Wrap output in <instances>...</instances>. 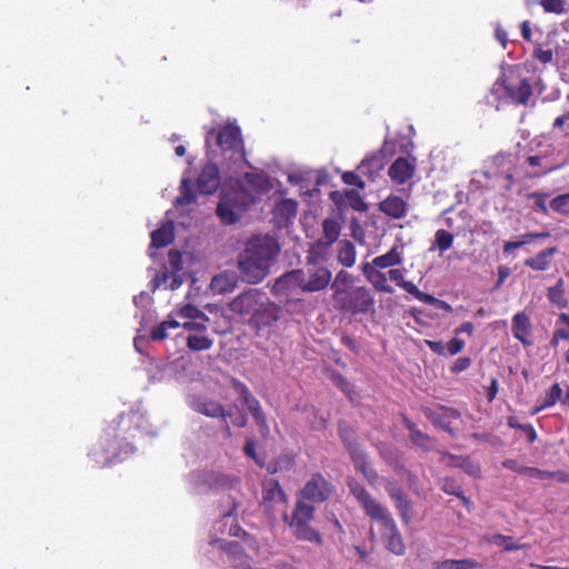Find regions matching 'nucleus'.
Segmentation results:
<instances>
[{
  "instance_id": "f257e3e1",
  "label": "nucleus",
  "mask_w": 569,
  "mask_h": 569,
  "mask_svg": "<svg viewBox=\"0 0 569 569\" xmlns=\"http://www.w3.org/2000/svg\"><path fill=\"white\" fill-rule=\"evenodd\" d=\"M280 252L278 241L268 234L251 237L238 254L237 268L243 282L258 284L270 273V268Z\"/></svg>"
},
{
  "instance_id": "f03ea898",
  "label": "nucleus",
  "mask_w": 569,
  "mask_h": 569,
  "mask_svg": "<svg viewBox=\"0 0 569 569\" xmlns=\"http://www.w3.org/2000/svg\"><path fill=\"white\" fill-rule=\"evenodd\" d=\"M349 490L370 520L378 522L385 547L397 556L406 552V545L399 528L387 507L378 502L360 483H349Z\"/></svg>"
},
{
  "instance_id": "7ed1b4c3",
  "label": "nucleus",
  "mask_w": 569,
  "mask_h": 569,
  "mask_svg": "<svg viewBox=\"0 0 569 569\" xmlns=\"http://www.w3.org/2000/svg\"><path fill=\"white\" fill-rule=\"evenodd\" d=\"M228 308L232 313L248 318L249 325L258 330L271 327L280 318V307L264 291L254 288L234 297Z\"/></svg>"
},
{
  "instance_id": "20e7f679",
  "label": "nucleus",
  "mask_w": 569,
  "mask_h": 569,
  "mask_svg": "<svg viewBox=\"0 0 569 569\" xmlns=\"http://www.w3.org/2000/svg\"><path fill=\"white\" fill-rule=\"evenodd\" d=\"M136 415H128L126 418L121 417L118 422L111 423L100 437L99 441L91 448L88 457L92 460L93 466L107 467L110 466L122 451L129 447L126 423H131Z\"/></svg>"
},
{
  "instance_id": "39448f33",
  "label": "nucleus",
  "mask_w": 569,
  "mask_h": 569,
  "mask_svg": "<svg viewBox=\"0 0 569 569\" xmlns=\"http://www.w3.org/2000/svg\"><path fill=\"white\" fill-rule=\"evenodd\" d=\"M315 511L313 506L298 500L291 516H289L287 511L282 512V520L289 527L296 539L321 545V533L310 525L315 518Z\"/></svg>"
},
{
  "instance_id": "423d86ee",
  "label": "nucleus",
  "mask_w": 569,
  "mask_h": 569,
  "mask_svg": "<svg viewBox=\"0 0 569 569\" xmlns=\"http://www.w3.org/2000/svg\"><path fill=\"white\" fill-rule=\"evenodd\" d=\"M340 296L333 299L335 307L345 315L358 316L375 311V298L365 286H357L347 292H338Z\"/></svg>"
},
{
  "instance_id": "0eeeda50",
  "label": "nucleus",
  "mask_w": 569,
  "mask_h": 569,
  "mask_svg": "<svg viewBox=\"0 0 569 569\" xmlns=\"http://www.w3.org/2000/svg\"><path fill=\"white\" fill-rule=\"evenodd\" d=\"M214 138L217 146L221 152L230 160L244 159V146L241 130L238 126L228 123L219 130L211 129L206 136V143L209 144L210 139Z\"/></svg>"
},
{
  "instance_id": "6e6552de",
  "label": "nucleus",
  "mask_w": 569,
  "mask_h": 569,
  "mask_svg": "<svg viewBox=\"0 0 569 569\" xmlns=\"http://www.w3.org/2000/svg\"><path fill=\"white\" fill-rule=\"evenodd\" d=\"M333 492L335 486L321 472H313L299 490V500L322 503L329 500Z\"/></svg>"
},
{
  "instance_id": "1a4fd4ad",
  "label": "nucleus",
  "mask_w": 569,
  "mask_h": 569,
  "mask_svg": "<svg viewBox=\"0 0 569 569\" xmlns=\"http://www.w3.org/2000/svg\"><path fill=\"white\" fill-rule=\"evenodd\" d=\"M288 497L280 483L276 479H269L262 485V501L261 507L263 511L270 517L276 518L277 512L287 511Z\"/></svg>"
},
{
  "instance_id": "9d476101",
  "label": "nucleus",
  "mask_w": 569,
  "mask_h": 569,
  "mask_svg": "<svg viewBox=\"0 0 569 569\" xmlns=\"http://www.w3.org/2000/svg\"><path fill=\"white\" fill-rule=\"evenodd\" d=\"M332 273L325 266H307L302 269L301 291L318 292L325 290L331 282Z\"/></svg>"
},
{
  "instance_id": "9b49d317",
  "label": "nucleus",
  "mask_w": 569,
  "mask_h": 569,
  "mask_svg": "<svg viewBox=\"0 0 569 569\" xmlns=\"http://www.w3.org/2000/svg\"><path fill=\"white\" fill-rule=\"evenodd\" d=\"M301 281L302 269H293L274 280L271 292L273 296L288 301L297 289L301 290Z\"/></svg>"
},
{
  "instance_id": "f8f14e48",
  "label": "nucleus",
  "mask_w": 569,
  "mask_h": 569,
  "mask_svg": "<svg viewBox=\"0 0 569 569\" xmlns=\"http://www.w3.org/2000/svg\"><path fill=\"white\" fill-rule=\"evenodd\" d=\"M422 412L436 427L449 432L450 435H455V431L451 428V421L458 420L461 417L457 409L438 406L436 409L422 408Z\"/></svg>"
},
{
  "instance_id": "ddd939ff",
  "label": "nucleus",
  "mask_w": 569,
  "mask_h": 569,
  "mask_svg": "<svg viewBox=\"0 0 569 569\" xmlns=\"http://www.w3.org/2000/svg\"><path fill=\"white\" fill-rule=\"evenodd\" d=\"M220 186V171L216 163H206L198 178L197 187L200 193L212 194Z\"/></svg>"
},
{
  "instance_id": "4468645a",
  "label": "nucleus",
  "mask_w": 569,
  "mask_h": 569,
  "mask_svg": "<svg viewBox=\"0 0 569 569\" xmlns=\"http://www.w3.org/2000/svg\"><path fill=\"white\" fill-rule=\"evenodd\" d=\"M360 269L366 280L371 283L372 288L377 292H395L393 288L388 283L387 274L380 271L379 268L370 264L369 262H362Z\"/></svg>"
},
{
  "instance_id": "2eb2a0df",
  "label": "nucleus",
  "mask_w": 569,
  "mask_h": 569,
  "mask_svg": "<svg viewBox=\"0 0 569 569\" xmlns=\"http://www.w3.org/2000/svg\"><path fill=\"white\" fill-rule=\"evenodd\" d=\"M511 331L515 339L519 340L523 346L532 345V325L525 311H519L512 317Z\"/></svg>"
},
{
  "instance_id": "dca6fc26",
  "label": "nucleus",
  "mask_w": 569,
  "mask_h": 569,
  "mask_svg": "<svg viewBox=\"0 0 569 569\" xmlns=\"http://www.w3.org/2000/svg\"><path fill=\"white\" fill-rule=\"evenodd\" d=\"M416 162L415 159L409 160L405 157L397 158L388 169V176L397 184H403L415 173Z\"/></svg>"
},
{
  "instance_id": "f3484780",
  "label": "nucleus",
  "mask_w": 569,
  "mask_h": 569,
  "mask_svg": "<svg viewBox=\"0 0 569 569\" xmlns=\"http://www.w3.org/2000/svg\"><path fill=\"white\" fill-rule=\"evenodd\" d=\"M503 91L506 97L513 103L528 104L532 96V88L528 79H520L517 84L512 82L503 83Z\"/></svg>"
},
{
  "instance_id": "a211bd4d",
  "label": "nucleus",
  "mask_w": 569,
  "mask_h": 569,
  "mask_svg": "<svg viewBox=\"0 0 569 569\" xmlns=\"http://www.w3.org/2000/svg\"><path fill=\"white\" fill-rule=\"evenodd\" d=\"M213 543L217 545L219 550L227 555L228 560L234 568H243L247 565L249 556L239 542L218 539L214 540Z\"/></svg>"
},
{
  "instance_id": "6ab92c4d",
  "label": "nucleus",
  "mask_w": 569,
  "mask_h": 569,
  "mask_svg": "<svg viewBox=\"0 0 569 569\" xmlns=\"http://www.w3.org/2000/svg\"><path fill=\"white\" fill-rule=\"evenodd\" d=\"M378 208L382 213L392 219H402L408 212L407 201L402 197L396 194H389L387 198L381 200Z\"/></svg>"
},
{
  "instance_id": "aec40b11",
  "label": "nucleus",
  "mask_w": 569,
  "mask_h": 569,
  "mask_svg": "<svg viewBox=\"0 0 569 569\" xmlns=\"http://www.w3.org/2000/svg\"><path fill=\"white\" fill-rule=\"evenodd\" d=\"M239 277L234 271H222L212 278L210 287L213 292L219 295L231 292L237 288Z\"/></svg>"
},
{
  "instance_id": "412c9836",
  "label": "nucleus",
  "mask_w": 569,
  "mask_h": 569,
  "mask_svg": "<svg viewBox=\"0 0 569 569\" xmlns=\"http://www.w3.org/2000/svg\"><path fill=\"white\" fill-rule=\"evenodd\" d=\"M383 168V156L380 152L367 156L358 166V171L367 176L371 181L380 173Z\"/></svg>"
},
{
  "instance_id": "4be33fe9",
  "label": "nucleus",
  "mask_w": 569,
  "mask_h": 569,
  "mask_svg": "<svg viewBox=\"0 0 569 569\" xmlns=\"http://www.w3.org/2000/svg\"><path fill=\"white\" fill-rule=\"evenodd\" d=\"M558 252L557 247H549L539 251L535 257L525 260V266L535 271H546L550 268L551 257Z\"/></svg>"
},
{
  "instance_id": "5701e85b",
  "label": "nucleus",
  "mask_w": 569,
  "mask_h": 569,
  "mask_svg": "<svg viewBox=\"0 0 569 569\" xmlns=\"http://www.w3.org/2000/svg\"><path fill=\"white\" fill-rule=\"evenodd\" d=\"M357 471L361 472L365 479L371 485L378 481V473L371 466L366 451L358 452L350 457Z\"/></svg>"
},
{
  "instance_id": "b1692460",
  "label": "nucleus",
  "mask_w": 569,
  "mask_h": 569,
  "mask_svg": "<svg viewBox=\"0 0 569 569\" xmlns=\"http://www.w3.org/2000/svg\"><path fill=\"white\" fill-rule=\"evenodd\" d=\"M193 409L197 412L204 415L207 417L222 419L227 418V412L223 406L218 401L199 399L193 402Z\"/></svg>"
},
{
  "instance_id": "393cba45",
  "label": "nucleus",
  "mask_w": 569,
  "mask_h": 569,
  "mask_svg": "<svg viewBox=\"0 0 569 569\" xmlns=\"http://www.w3.org/2000/svg\"><path fill=\"white\" fill-rule=\"evenodd\" d=\"M402 262V251L397 246H393L387 253L377 256L369 263L379 269H393L392 267L400 266Z\"/></svg>"
},
{
  "instance_id": "a878e982",
  "label": "nucleus",
  "mask_w": 569,
  "mask_h": 569,
  "mask_svg": "<svg viewBox=\"0 0 569 569\" xmlns=\"http://www.w3.org/2000/svg\"><path fill=\"white\" fill-rule=\"evenodd\" d=\"M547 298L551 306L563 310L568 308L569 300L566 297L565 281L559 278L557 282L547 289Z\"/></svg>"
},
{
  "instance_id": "bb28decb",
  "label": "nucleus",
  "mask_w": 569,
  "mask_h": 569,
  "mask_svg": "<svg viewBox=\"0 0 569 569\" xmlns=\"http://www.w3.org/2000/svg\"><path fill=\"white\" fill-rule=\"evenodd\" d=\"M174 240L173 223L168 221L151 232V246L160 249L169 246Z\"/></svg>"
},
{
  "instance_id": "cd10ccee",
  "label": "nucleus",
  "mask_w": 569,
  "mask_h": 569,
  "mask_svg": "<svg viewBox=\"0 0 569 569\" xmlns=\"http://www.w3.org/2000/svg\"><path fill=\"white\" fill-rule=\"evenodd\" d=\"M338 435L350 457L363 451L352 428L339 426Z\"/></svg>"
},
{
  "instance_id": "c85d7f7f",
  "label": "nucleus",
  "mask_w": 569,
  "mask_h": 569,
  "mask_svg": "<svg viewBox=\"0 0 569 569\" xmlns=\"http://www.w3.org/2000/svg\"><path fill=\"white\" fill-rule=\"evenodd\" d=\"M243 181L258 193H264L272 189L269 177L263 172H246Z\"/></svg>"
},
{
  "instance_id": "c756f323",
  "label": "nucleus",
  "mask_w": 569,
  "mask_h": 569,
  "mask_svg": "<svg viewBox=\"0 0 569 569\" xmlns=\"http://www.w3.org/2000/svg\"><path fill=\"white\" fill-rule=\"evenodd\" d=\"M561 340H569V313H559L552 332L550 346L557 348Z\"/></svg>"
},
{
  "instance_id": "7c9ffc66",
  "label": "nucleus",
  "mask_w": 569,
  "mask_h": 569,
  "mask_svg": "<svg viewBox=\"0 0 569 569\" xmlns=\"http://www.w3.org/2000/svg\"><path fill=\"white\" fill-rule=\"evenodd\" d=\"M356 278L346 270H340L337 272L335 279L331 283L332 290V299H336L340 295L338 292H347L350 289H353L356 286H352Z\"/></svg>"
},
{
  "instance_id": "2f4dec72",
  "label": "nucleus",
  "mask_w": 569,
  "mask_h": 569,
  "mask_svg": "<svg viewBox=\"0 0 569 569\" xmlns=\"http://www.w3.org/2000/svg\"><path fill=\"white\" fill-rule=\"evenodd\" d=\"M403 423L407 430L409 431V439L411 440V442L417 447H420L425 450H429L432 443L431 438L423 431L419 430L417 426L409 419L406 418Z\"/></svg>"
},
{
  "instance_id": "473e14b6",
  "label": "nucleus",
  "mask_w": 569,
  "mask_h": 569,
  "mask_svg": "<svg viewBox=\"0 0 569 569\" xmlns=\"http://www.w3.org/2000/svg\"><path fill=\"white\" fill-rule=\"evenodd\" d=\"M357 251L350 240H343L339 243L337 259L340 264L351 268L356 262Z\"/></svg>"
},
{
  "instance_id": "72a5a7b5",
  "label": "nucleus",
  "mask_w": 569,
  "mask_h": 569,
  "mask_svg": "<svg viewBox=\"0 0 569 569\" xmlns=\"http://www.w3.org/2000/svg\"><path fill=\"white\" fill-rule=\"evenodd\" d=\"M216 212L224 224H233L239 220V216L234 212L233 204L230 202L228 196L221 198Z\"/></svg>"
},
{
  "instance_id": "f704fd0d",
  "label": "nucleus",
  "mask_w": 569,
  "mask_h": 569,
  "mask_svg": "<svg viewBox=\"0 0 569 569\" xmlns=\"http://www.w3.org/2000/svg\"><path fill=\"white\" fill-rule=\"evenodd\" d=\"M231 383L239 395L240 400L249 411H252L260 406L259 400L250 392L249 388L242 381L233 379Z\"/></svg>"
},
{
  "instance_id": "c9c22d12",
  "label": "nucleus",
  "mask_w": 569,
  "mask_h": 569,
  "mask_svg": "<svg viewBox=\"0 0 569 569\" xmlns=\"http://www.w3.org/2000/svg\"><path fill=\"white\" fill-rule=\"evenodd\" d=\"M329 248L330 247H327V244L323 243L322 239L315 241L307 252V266H318L319 262L325 261L327 259Z\"/></svg>"
},
{
  "instance_id": "e433bc0d",
  "label": "nucleus",
  "mask_w": 569,
  "mask_h": 569,
  "mask_svg": "<svg viewBox=\"0 0 569 569\" xmlns=\"http://www.w3.org/2000/svg\"><path fill=\"white\" fill-rule=\"evenodd\" d=\"M341 228L335 219L327 218L322 221L323 243L331 247L340 236Z\"/></svg>"
},
{
  "instance_id": "4c0bfd02",
  "label": "nucleus",
  "mask_w": 569,
  "mask_h": 569,
  "mask_svg": "<svg viewBox=\"0 0 569 569\" xmlns=\"http://www.w3.org/2000/svg\"><path fill=\"white\" fill-rule=\"evenodd\" d=\"M478 567V561L470 558L460 560L447 559L433 563V569H473Z\"/></svg>"
},
{
  "instance_id": "58836bf2",
  "label": "nucleus",
  "mask_w": 569,
  "mask_h": 569,
  "mask_svg": "<svg viewBox=\"0 0 569 569\" xmlns=\"http://www.w3.org/2000/svg\"><path fill=\"white\" fill-rule=\"evenodd\" d=\"M562 399V389L558 382H555L545 392L543 400L541 405L535 410V412H539L546 408L553 407L558 401H561Z\"/></svg>"
},
{
  "instance_id": "ea45409f",
  "label": "nucleus",
  "mask_w": 569,
  "mask_h": 569,
  "mask_svg": "<svg viewBox=\"0 0 569 569\" xmlns=\"http://www.w3.org/2000/svg\"><path fill=\"white\" fill-rule=\"evenodd\" d=\"M213 345V340L207 333L189 335L187 347L192 351H206Z\"/></svg>"
},
{
  "instance_id": "a19ab883",
  "label": "nucleus",
  "mask_w": 569,
  "mask_h": 569,
  "mask_svg": "<svg viewBox=\"0 0 569 569\" xmlns=\"http://www.w3.org/2000/svg\"><path fill=\"white\" fill-rule=\"evenodd\" d=\"M197 201V194L192 189L189 179H182L180 186V196L176 199V206H188Z\"/></svg>"
},
{
  "instance_id": "79ce46f5",
  "label": "nucleus",
  "mask_w": 569,
  "mask_h": 569,
  "mask_svg": "<svg viewBox=\"0 0 569 569\" xmlns=\"http://www.w3.org/2000/svg\"><path fill=\"white\" fill-rule=\"evenodd\" d=\"M209 485L216 489H230L239 483L238 478L223 473L211 475L208 479Z\"/></svg>"
},
{
  "instance_id": "37998d69",
  "label": "nucleus",
  "mask_w": 569,
  "mask_h": 569,
  "mask_svg": "<svg viewBox=\"0 0 569 569\" xmlns=\"http://www.w3.org/2000/svg\"><path fill=\"white\" fill-rule=\"evenodd\" d=\"M395 508L397 509L402 522L405 525H409L412 520V502L408 498V496H403L397 500L393 501Z\"/></svg>"
},
{
  "instance_id": "c03bdc74",
  "label": "nucleus",
  "mask_w": 569,
  "mask_h": 569,
  "mask_svg": "<svg viewBox=\"0 0 569 569\" xmlns=\"http://www.w3.org/2000/svg\"><path fill=\"white\" fill-rule=\"evenodd\" d=\"M441 489L448 493L453 495L462 500L466 506L470 505V500L463 495V490L453 478L446 477L441 480Z\"/></svg>"
},
{
  "instance_id": "a18cd8bd",
  "label": "nucleus",
  "mask_w": 569,
  "mask_h": 569,
  "mask_svg": "<svg viewBox=\"0 0 569 569\" xmlns=\"http://www.w3.org/2000/svg\"><path fill=\"white\" fill-rule=\"evenodd\" d=\"M178 317L187 320L201 319L202 321H209V317L201 311L198 307L187 303L178 309Z\"/></svg>"
},
{
  "instance_id": "49530a36",
  "label": "nucleus",
  "mask_w": 569,
  "mask_h": 569,
  "mask_svg": "<svg viewBox=\"0 0 569 569\" xmlns=\"http://www.w3.org/2000/svg\"><path fill=\"white\" fill-rule=\"evenodd\" d=\"M455 237L451 232L439 229L435 233L433 247L438 248L441 252L449 250L453 244Z\"/></svg>"
},
{
  "instance_id": "de8ad7c7",
  "label": "nucleus",
  "mask_w": 569,
  "mask_h": 569,
  "mask_svg": "<svg viewBox=\"0 0 569 569\" xmlns=\"http://www.w3.org/2000/svg\"><path fill=\"white\" fill-rule=\"evenodd\" d=\"M507 423L512 429H518L523 432L528 442L532 443L537 439V432L532 425L530 423H520L516 417H509Z\"/></svg>"
},
{
  "instance_id": "09e8293b",
  "label": "nucleus",
  "mask_w": 569,
  "mask_h": 569,
  "mask_svg": "<svg viewBox=\"0 0 569 569\" xmlns=\"http://www.w3.org/2000/svg\"><path fill=\"white\" fill-rule=\"evenodd\" d=\"M405 272H406V269H399V268L389 269L388 278L391 281H393L398 287H400L401 289H403L406 292L409 293V291L412 289L415 283L412 281H408L405 279Z\"/></svg>"
},
{
  "instance_id": "8fccbe9b",
  "label": "nucleus",
  "mask_w": 569,
  "mask_h": 569,
  "mask_svg": "<svg viewBox=\"0 0 569 569\" xmlns=\"http://www.w3.org/2000/svg\"><path fill=\"white\" fill-rule=\"evenodd\" d=\"M552 211L561 214H569V193H563L555 197L550 203Z\"/></svg>"
},
{
  "instance_id": "3c124183",
  "label": "nucleus",
  "mask_w": 569,
  "mask_h": 569,
  "mask_svg": "<svg viewBox=\"0 0 569 569\" xmlns=\"http://www.w3.org/2000/svg\"><path fill=\"white\" fill-rule=\"evenodd\" d=\"M330 379L337 388H339L345 395L351 398V395L353 393V386L347 380L346 377L337 371H333L330 375Z\"/></svg>"
},
{
  "instance_id": "603ef678",
  "label": "nucleus",
  "mask_w": 569,
  "mask_h": 569,
  "mask_svg": "<svg viewBox=\"0 0 569 569\" xmlns=\"http://www.w3.org/2000/svg\"><path fill=\"white\" fill-rule=\"evenodd\" d=\"M380 457L390 466H396L399 459L398 450L385 443L378 446Z\"/></svg>"
},
{
  "instance_id": "864d4df0",
  "label": "nucleus",
  "mask_w": 569,
  "mask_h": 569,
  "mask_svg": "<svg viewBox=\"0 0 569 569\" xmlns=\"http://www.w3.org/2000/svg\"><path fill=\"white\" fill-rule=\"evenodd\" d=\"M492 542L497 546H501L503 551L520 550L523 546L512 541V538L503 535H495Z\"/></svg>"
},
{
  "instance_id": "5fc2aeb1",
  "label": "nucleus",
  "mask_w": 569,
  "mask_h": 569,
  "mask_svg": "<svg viewBox=\"0 0 569 569\" xmlns=\"http://www.w3.org/2000/svg\"><path fill=\"white\" fill-rule=\"evenodd\" d=\"M209 321H202L201 319L188 320L182 323V328L190 335L207 333V323Z\"/></svg>"
},
{
  "instance_id": "6e6d98bb",
  "label": "nucleus",
  "mask_w": 569,
  "mask_h": 569,
  "mask_svg": "<svg viewBox=\"0 0 569 569\" xmlns=\"http://www.w3.org/2000/svg\"><path fill=\"white\" fill-rule=\"evenodd\" d=\"M459 467L469 476L473 478H480L481 476V467L479 463L470 460L469 458H462Z\"/></svg>"
},
{
  "instance_id": "4d7b16f0",
  "label": "nucleus",
  "mask_w": 569,
  "mask_h": 569,
  "mask_svg": "<svg viewBox=\"0 0 569 569\" xmlns=\"http://www.w3.org/2000/svg\"><path fill=\"white\" fill-rule=\"evenodd\" d=\"M532 57L539 62L547 64L552 61L553 52L550 48H543L542 46L538 44L533 49Z\"/></svg>"
},
{
  "instance_id": "13d9d810",
  "label": "nucleus",
  "mask_w": 569,
  "mask_h": 569,
  "mask_svg": "<svg viewBox=\"0 0 569 569\" xmlns=\"http://www.w3.org/2000/svg\"><path fill=\"white\" fill-rule=\"evenodd\" d=\"M250 413H251L252 418L254 419L256 423L258 425L260 432L263 435L268 433L269 426L267 422V417L261 408V405L258 408L250 411Z\"/></svg>"
},
{
  "instance_id": "bf43d9fd",
  "label": "nucleus",
  "mask_w": 569,
  "mask_h": 569,
  "mask_svg": "<svg viewBox=\"0 0 569 569\" xmlns=\"http://www.w3.org/2000/svg\"><path fill=\"white\" fill-rule=\"evenodd\" d=\"M409 295L415 297L417 300H419L423 303L430 305V306H436L439 302V299H437L432 295L422 292L421 290L418 289V287L416 284L409 291Z\"/></svg>"
},
{
  "instance_id": "052dcab7",
  "label": "nucleus",
  "mask_w": 569,
  "mask_h": 569,
  "mask_svg": "<svg viewBox=\"0 0 569 569\" xmlns=\"http://www.w3.org/2000/svg\"><path fill=\"white\" fill-rule=\"evenodd\" d=\"M236 199H241V206L247 209L249 206L257 201V198L251 194L243 186H239L234 194Z\"/></svg>"
},
{
  "instance_id": "680f3d73",
  "label": "nucleus",
  "mask_w": 569,
  "mask_h": 569,
  "mask_svg": "<svg viewBox=\"0 0 569 569\" xmlns=\"http://www.w3.org/2000/svg\"><path fill=\"white\" fill-rule=\"evenodd\" d=\"M385 489L392 501L406 496L405 490L396 481H387Z\"/></svg>"
},
{
  "instance_id": "e2e57ef3",
  "label": "nucleus",
  "mask_w": 569,
  "mask_h": 569,
  "mask_svg": "<svg viewBox=\"0 0 569 569\" xmlns=\"http://www.w3.org/2000/svg\"><path fill=\"white\" fill-rule=\"evenodd\" d=\"M385 489L392 501L406 496L405 490L396 481H387Z\"/></svg>"
},
{
  "instance_id": "0e129e2a",
  "label": "nucleus",
  "mask_w": 569,
  "mask_h": 569,
  "mask_svg": "<svg viewBox=\"0 0 569 569\" xmlns=\"http://www.w3.org/2000/svg\"><path fill=\"white\" fill-rule=\"evenodd\" d=\"M342 181L349 186H356L360 189L365 188V182L361 180L360 176L353 171H346L342 174Z\"/></svg>"
},
{
  "instance_id": "69168bd1",
  "label": "nucleus",
  "mask_w": 569,
  "mask_h": 569,
  "mask_svg": "<svg viewBox=\"0 0 569 569\" xmlns=\"http://www.w3.org/2000/svg\"><path fill=\"white\" fill-rule=\"evenodd\" d=\"M546 12L561 13L563 11L562 0H540Z\"/></svg>"
},
{
  "instance_id": "338daca9",
  "label": "nucleus",
  "mask_w": 569,
  "mask_h": 569,
  "mask_svg": "<svg viewBox=\"0 0 569 569\" xmlns=\"http://www.w3.org/2000/svg\"><path fill=\"white\" fill-rule=\"evenodd\" d=\"M465 348V341L460 338H452L448 341V343L446 345V351L450 355V356H455L457 353H459L460 351H462V349Z\"/></svg>"
},
{
  "instance_id": "774afa93",
  "label": "nucleus",
  "mask_w": 569,
  "mask_h": 569,
  "mask_svg": "<svg viewBox=\"0 0 569 569\" xmlns=\"http://www.w3.org/2000/svg\"><path fill=\"white\" fill-rule=\"evenodd\" d=\"M530 198L535 199V207L542 213L548 214V207L546 204V193L533 192L530 194Z\"/></svg>"
}]
</instances>
